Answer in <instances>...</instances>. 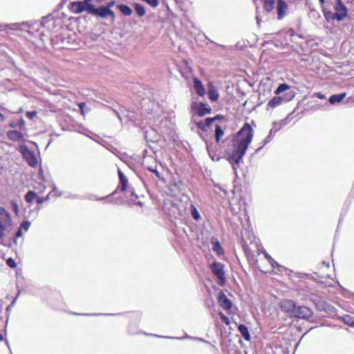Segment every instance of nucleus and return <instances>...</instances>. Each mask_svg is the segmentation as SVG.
Instances as JSON below:
<instances>
[{
  "label": "nucleus",
  "mask_w": 354,
  "mask_h": 354,
  "mask_svg": "<svg viewBox=\"0 0 354 354\" xmlns=\"http://www.w3.org/2000/svg\"><path fill=\"white\" fill-rule=\"evenodd\" d=\"M253 138V129L248 124H245L239 131L230 141L225 156L227 160L233 165L239 164L244 156L245 151Z\"/></svg>",
  "instance_id": "f257e3e1"
},
{
  "label": "nucleus",
  "mask_w": 354,
  "mask_h": 354,
  "mask_svg": "<svg viewBox=\"0 0 354 354\" xmlns=\"http://www.w3.org/2000/svg\"><path fill=\"white\" fill-rule=\"evenodd\" d=\"M333 9L335 12H332L331 11L326 12L324 10L325 17H327V15H331L332 19H336L338 21H342L348 15V8L343 3L342 0H335Z\"/></svg>",
  "instance_id": "f03ea898"
},
{
  "label": "nucleus",
  "mask_w": 354,
  "mask_h": 354,
  "mask_svg": "<svg viewBox=\"0 0 354 354\" xmlns=\"http://www.w3.org/2000/svg\"><path fill=\"white\" fill-rule=\"evenodd\" d=\"M92 0H84L82 1H74L71 3V10L75 14H80L83 12H86L89 14V10L91 9Z\"/></svg>",
  "instance_id": "7ed1b4c3"
},
{
  "label": "nucleus",
  "mask_w": 354,
  "mask_h": 354,
  "mask_svg": "<svg viewBox=\"0 0 354 354\" xmlns=\"http://www.w3.org/2000/svg\"><path fill=\"white\" fill-rule=\"evenodd\" d=\"M89 14L100 17L103 19L110 17L112 22L115 21V13L105 6H101L98 8H95L94 6L92 5L91 9L89 10Z\"/></svg>",
  "instance_id": "20e7f679"
},
{
  "label": "nucleus",
  "mask_w": 354,
  "mask_h": 354,
  "mask_svg": "<svg viewBox=\"0 0 354 354\" xmlns=\"http://www.w3.org/2000/svg\"><path fill=\"white\" fill-rule=\"evenodd\" d=\"M313 315V311L311 308L301 306H296V309L295 310L294 314L292 317L308 319L311 317Z\"/></svg>",
  "instance_id": "39448f33"
},
{
  "label": "nucleus",
  "mask_w": 354,
  "mask_h": 354,
  "mask_svg": "<svg viewBox=\"0 0 354 354\" xmlns=\"http://www.w3.org/2000/svg\"><path fill=\"white\" fill-rule=\"evenodd\" d=\"M211 269L213 274L219 280V283L223 285L225 282V272L223 271V265L220 263L215 261L211 266Z\"/></svg>",
  "instance_id": "423d86ee"
},
{
  "label": "nucleus",
  "mask_w": 354,
  "mask_h": 354,
  "mask_svg": "<svg viewBox=\"0 0 354 354\" xmlns=\"http://www.w3.org/2000/svg\"><path fill=\"white\" fill-rule=\"evenodd\" d=\"M192 108L200 117L209 114L212 111V109L210 107H206V104L202 102H193Z\"/></svg>",
  "instance_id": "0eeeda50"
},
{
  "label": "nucleus",
  "mask_w": 354,
  "mask_h": 354,
  "mask_svg": "<svg viewBox=\"0 0 354 354\" xmlns=\"http://www.w3.org/2000/svg\"><path fill=\"white\" fill-rule=\"evenodd\" d=\"M287 120H288V118H285L284 120H281L280 122H273L274 127L272 129H270V134L265 139L263 145L268 143L273 138V136L279 130H280L282 128V127L285 126L287 124Z\"/></svg>",
  "instance_id": "6e6552de"
},
{
  "label": "nucleus",
  "mask_w": 354,
  "mask_h": 354,
  "mask_svg": "<svg viewBox=\"0 0 354 354\" xmlns=\"http://www.w3.org/2000/svg\"><path fill=\"white\" fill-rule=\"evenodd\" d=\"M296 304L292 300L286 299L281 301V308L283 311L286 312L289 315L290 317H292L295 310L296 309Z\"/></svg>",
  "instance_id": "1a4fd4ad"
},
{
  "label": "nucleus",
  "mask_w": 354,
  "mask_h": 354,
  "mask_svg": "<svg viewBox=\"0 0 354 354\" xmlns=\"http://www.w3.org/2000/svg\"><path fill=\"white\" fill-rule=\"evenodd\" d=\"M287 3L283 0H277V11L278 19L281 20L287 15Z\"/></svg>",
  "instance_id": "9d476101"
},
{
  "label": "nucleus",
  "mask_w": 354,
  "mask_h": 354,
  "mask_svg": "<svg viewBox=\"0 0 354 354\" xmlns=\"http://www.w3.org/2000/svg\"><path fill=\"white\" fill-rule=\"evenodd\" d=\"M218 301L219 305L225 310H229L232 307L231 301L226 297L223 291L218 293Z\"/></svg>",
  "instance_id": "9b49d317"
},
{
  "label": "nucleus",
  "mask_w": 354,
  "mask_h": 354,
  "mask_svg": "<svg viewBox=\"0 0 354 354\" xmlns=\"http://www.w3.org/2000/svg\"><path fill=\"white\" fill-rule=\"evenodd\" d=\"M286 90H276L275 93L277 96L274 97L272 100H271L268 105L272 107H275L279 105L282 102V96L280 95L281 93H283Z\"/></svg>",
  "instance_id": "f8f14e48"
},
{
  "label": "nucleus",
  "mask_w": 354,
  "mask_h": 354,
  "mask_svg": "<svg viewBox=\"0 0 354 354\" xmlns=\"http://www.w3.org/2000/svg\"><path fill=\"white\" fill-rule=\"evenodd\" d=\"M183 76L185 77V79L192 78L194 80V88H204L202 84V82L196 77H192V74L191 73L190 69H188L185 73H182Z\"/></svg>",
  "instance_id": "ddd939ff"
},
{
  "label": "nucleus",
  "mask_w": 354,
  "mask_h": 354,
  "mask_svg": "<svg viewBox=\"0 0 354 354\" xmlns=\"http://www.w3.org/2000/svg\"><path fill=\"white\" fill-rule=\"evenodd\" d=\"M118 176L120 178V189L122 192H124L127 189L128 180L124 176V174L121 171L120 169L118 170Z\"/></svg>",
  "instance_id": "4468645a"
},
{
  "label": "nucleus",
  "mask_w": 354,
  "mask_h": 354,
  "mask_svg": "<svg viewBox=\"0 0 354 354\" xmlns=\"http://www.w3.org/2000/svg\"><path fill=\"white\" fill-rule=\"evenodd\" d=\"M25 157L30 166L34 167L37 165V158L33 153L28 151L25 154Z\"/></svg>",
  "instance_id": "2eb2a0df"
},
{
  "label": "nucleus",
  "mask_w": 354,
  "mask_h": 354,
  "mask_svg": "<svg viewBox=\"0 0 354 354\" xmlns=\"http://www.w3.org/2000/svg\"><path fill=\"white\" fill-rule=\"evenodd\" d=\"M11 218L9 213L6 211L2 216H0V224L6 227H9L11 225Z\"/></svg>",
  "instance_id": "dca6fc26"
},
{
  "label": "nucleus",
  "mask_w": 354,
  "mask_h": 354,
  "mask_svg": "<svg viewBox=\"0 0 354 354\" xmlns=\"http://www.w3.org/2000/svg\"><path fill=\"white\" fill-rule=\"evenodd\" d=\"M238 329H239V333L241 334L242 337L247 341H250V333L248 331V328L243 325V324H240L238 327Z\"/></svg>",
  "instance_id": "f3484780"
},
{
  "label": "nucleus",
  "mask_w": 354,
  "mask_h": 354,
  "mask_svg": "<svg viewBox=\"0 0 354 354\" xmlns=\"http://www.w3.org/2000/svg\"><path fill=\"white\" fill-rule=\"evenodd\" d=\"M117 8L124 15L130 16L133 13L132 9L128 6L123 4L117 5Z\"/></svg>",
  "instance_id": "a211bd4d"
},
{
  "label": "nucleus",
  "mask_w": 354,
  "mask_h": 354,
  "mask_svg": "<svg viewBox=\"0 0 354 354\" xmlns=\"http://www.w3.org/2000/svg\"><path fill=\"white\" fill-rule=\"evenodd\" d=\"M346 93L333 95L330 97L329 102L330 104H335L336 102H339L346 97Z\"/></svg>",
  "instance_id": "6ab92c4d"
},
{
  "label": "nucleus",
  "mask_w": 354,
  "mask_h": 354,
  "mask_svg": "<svg viewBox=\"0 0 354 354\" xmlns=\"http://www.w3.org/2000/svg\"><path fill=\"white\" fill-rule=\"evenodd\" d=\"M263 8L268 12H271L274 8L275 0H263Z\"/></svg>",
  "instance_id": "aec40b11"
},
{
  "label": "nucleus",
  "mask_w": 354,
  "mask_h": 354,
  "mask_svg": "<svg viewBox=\"0 0 354 354\" xmlns=\"http://www.w3.org/2000/svg\"><path fill=\"white\" fill-rule=\"evenodd\" d=\"M287 91L286 93H281L280 95L282 96L283 102H289L290 101L295 95V93L293 90H286Z\"/></svg>",
  "instance_id": "412c9836"
},
{
  "label": "nucleus",
  "mask_w": 354,
  "mask_h": 354,
  "mask_svg": "<svg viewBox=\"0 0 354 354\" xmlns=\"http://www.w3.org/2000/svg\"><path fill=\"white\" fill-rule=\"evenodd\" d=\"M212 250L217 252L218 254H221L223 252V248L216 239L212 240Z\"/></svg>",
  "instance_id": "4be33fe9"
},
{
  "label": "nucleus",
  "mask_w": 354,
  "mask_h": 354,
  "mask_svg": "<svg viewBox=\"0 0 354 354\" xmlns=\"http://www.w3.org/2000/svg\"><path fill=\"white\" fill-rule=\"evenodd\" d=\"M134 8L139 17H143L146 13L144 6L141 4L135 3Z\"/></svg>",
  "instance_id": "5701e85b"
},
{
  "label": "nucleus",
  "mask_w": 354,
  "mask_h": 354,
  "mask_svg": "<svg viewBox=\"0 0 354 354\" xmlns=\"http://www.w3.org/2000/svg\"><path fill=\"white\" fill-rule=\"evenodd\" d=\"M8 137L12 140H18L22 138V134L21 133L15 130L10 131L8 132Z\"/></svg>",
  "instance_id": "b1692460"
},
{
  "label": "nucleus",
  "mask_w": 354,
  "mask_h": 354,
  "mask_svg": "<svg viewBox=\"0 0 354 354\" xmlns=\"http://www.w3.org/2000/svg\"><path fill=\"white\" fill-rule=\"evenodd\" d=\"M208 97L212 102H216L219 97L217 90H208Z\"/></svg>",
  "instance_id": "393cba45"
},
{
  "label": "nucleus",
  "mask_w": 354,
  "mask_h": 354,
  "mask_svg": "<svg viewBox=\"0 0 354 354\" xmlns=\"http://www.w3.org/2000/svg\"><path fill=\"white\" fill-rule=\"evenodd\" d=\"M224 132L221 128V127L218 124L216 125L215 129V136H216V141L217 143L219 142L220 138L222 136H223Z\"/></svg>",
  "instance_id": "a878e982"
},
{
  "label": "nucleus",
  "mask_w": 354,
  "mask_h": 354,
  "mask_svg": "<svg viewBox=\"0 0 354 354\" xmlns=\"http://www.w3.org/2000/svg\"><path fill=\"white\" fill-rule=\"evenodd\" d=\"M36 197L37 194L35 192L29 191L25 196V200L26 202L31 203Z\"/></svg>",
  "instance_id": "bb28decb"
},
{
  "label": "nucleus",
  "mask_w": 354,
  "mask_h": 354,
  "mask_svg": "<svg viewBox=\"0 0 354 354\" xmlns=\"http://www.w3.org/2000/svg\"><path fill=\"white\" fill-rule=\"evenodd\" d=\"M7 227L3 225L0 224V242L3 240L5 236V231L6 230Z\"/></svg>",
  "instance_id": "cd10ccee"
},
{
  "label": "nucleus",
  "mask_w": 354,
  "mask_h": 354,
  "mask_svg": "<svg viewBox=\"0 0 354 354\" xmlns=\"http://www.w3.org/2000/svg\"><path fill=\"white\" fill-rule=\"evenodd\" d=\"M216 120H217V117L207 118L204 120V122L205 123L206 127H208L211 126Z\"/></svg>",
  "instance_id": "c85d7f7f"
},
{
  "label": "nucleus",
  "mask_w": 354,
  "mask_h": 354,
  "mask_svg": "<svg viewBox=\"0 0 354 354\" xmlns=\"http://www.w3.org/2000/svg\"><path fill=\"white\" fill-rule=\"evenodd\" d=\"M30 225V222L28 221H24L22 223L19 227L21 230L24 229L25 231H28Z\"/></svg>",
  "instance_id": "c756f323"
},
{
  "label": "nucleus",
  "mask_w": 354,
  "mask_h": 354,
  "mask_svg": "<svg viewBox=\"0 0 354 354\" xmlns=\"http://www.w3.org/2000/svg\"><path fill=\"white\" fill-rule=\"evenodd\" d=\"M221 320L227 325L230 324V319L229 318L225 316L224 314L220 313H219Z\"/></svg>",
  "instance_id": "7c9ffc66"
},
{
  "label": "nucleus",
  "mask_w": 354,
  "mask_h": 354,
  "mask_svg": "<svg viewBox=\"0 0 354 354\" xmlns=\"http://www.w3.org/2000/svg\"><path fill=\"white\" fill-rule=\"evenodd\" d=\"M197 127L203 131H206V125L204 121H200L197 123Z\"/></svg>",
  "instance_id": "2f4dec72"
},
{
  "label": "nucleus",
  "mask_w": 354,
  "mask_h": 354,
  "mask_svg": "<svg viewBox=\"0 0 354 354\" xmlns=\"http://www.w3.org/2000/svg\"><path fill=\"white\" fill-rule=\"evenodd\" d=\"M17 24H0V28H5L8 27L10 29H17Z\"/></svg>",
  "instance_id": "473e14b6"
},
{
  "label": "nucleus",
  "mask_w": 354,
  "mask_h": 354,
  "mask_svg": "<svg viewBox=\"0 0 354 354\" xmlns=\"http://www.w3.org/2000/svg\"><path fill=\"white\" fill-rule=\"evenodd\" d=\"M26 117L28 118L29 119H33L35 118V116L37 115V112L35 111H28L26 112Z\"/></svg>",
  "instance_id": "72a5a7b5"
},
{
  "label": "nucleus",
  "mask_w": 354,
  "mask_h": 354,
  "mask_svg": "<svg viewBox=\"0 0 354 354\" xmlns=\"http://www.w3.org/2000/svg\"><path fill=\"white\" fill-rule=\"evenodd\" d=\"M7 264L9 267L12 268H14L16 267V263L15 262V261L10 258L7 260Z\"/></svg>",
  "instance_id": "f704fd0d"
},
{
  "label": "nucleus",
  "mask_w": 354,
  "mask_h": 354,
  "mask_svg": "<svg viewBox=\"0 0 354 354\" xmlns=\"http://www.w3.org/2000/svg\"><path fill=\"white\" fill-rule=\"evenodd\" d=\"M192 216L194 219L196 220H198L199 218H200V214L198 212V211L196 210V208H194L192 212Z\"/></svg>",
  "instance_id": "c9c22d12"
},
{
  "label": "nucleus",
  "mask_w": 354,
  "mask_h": 354,
  "mask_svg": "<svg viewBox=\"0 0 354 354\" xmlns=\"http://www.w3.org/2000/svg\"><path fill=\"white\" fill-rule=\"evenodd\" d=\"M344 321L345 323L351 325V323L353 321L352 320V317H351L350 316L347 315L345 317H344Z\"/></svg>",
  "instance_id": "e433bc0d"
},
{
  "label": "nucleus",
  "mask_w": 354,
  "mask_h": 354,
  "mask_svg": "<svg viewBox=\"0 0 354 354\" xmlns=\"http://www.w3.org/2000/svg\"><path fill=\"white\" fill-rule=\"evenodd\" d=\"M269 263L271 264L272 267H274V264L277 265V262L271 257H269Z\"/></svg>",
  "instance_id": "4c0bfd02"
},
{
  "label": "nucleus",
  "mask_w": 354,
  "mask_h": 354,
  "mask_svg": "<svg viewBox=\"0 0 354 354\" xmlns=\"http://www.w3.org/2000/svg\"><path fill=\"white\" fill-rule=\"evenodd\" d=\"M198 95L203 97L206 94L205 90H196Z\"/></svg>",
  "instance_id": "58836bf2"
},
{
  "label": "nucleus",
  "mask_w": 354,
  "mask_h": 354,
  "mask_svg": "<svg viewBox=\"0 0 354 354\" xmlns=\"http://www.w3.org/2000/svg\"><path fill=\"white\" fill-rule=\"evenodd\" d=\"M22 236V232L20 228L18 229L17 232L15 234V238H19Z\"/></svg>",
  "instance_id": "ea45409f"
},
{
  "label": "nucleus",
  "mask_w": 354,
  "mask_h": 354,
  "mask_svg": "<svg viewBox=\"0 0 354 354\" xmlns=\"http://www.w3.org/2000/svg\"><path fill=\"white\" fill-rule=\"evenodd\" d=\"M277 88H289V86L286 84H281Z\"/></svg>",
  "instance_id": "a19ab883"
},
{
  "label": "nucleus",
  "mask_w": 354,
  "mask_h": 354,
  "mask_svg": "<svg viewBox=\"0 0 354 354\" xmlns=\"http://www.w3.org/2000/svg\"><path fill=\"white\" fill-rule=\"evenodd\" d=\"M149 169V171L154 173L157 177H158V178L160 177V174L156 169Z\"/></svg>",
  "instance_id": "79ce46f5"
},
{
  "label": "nucleus",
  "mask_w": 354,
  "mask_h": 354,
  "mask_svg": "<svg viewBox=\"0 0 354 354\" xmlns=\"http://www.w3.org/2000/svg\"><path fill=\"white\" fill-rule=\"evenodd\" d=\"M315 95H317L319 98L320 99H324L325 98V96L324 95L320 93H315Z\"/></svg>",
  "instance_id": "37998d69"
},
{
  "label": "nucleus",
  "mask_w": 354,
  "mask_h": 354,
  "mask_svg": "<svg viewBox=\"0 0 354 354\" xmlns=\"http://www.w3.org/2000/svg\"><path fill=\"white\" fill-rule=\"evenodd\" d=\"M44 200L45 199L44 198H38L37 202L38 204H41Z\"/></svg>",
  "instance_id": "c03bdc74"
},
{
  "label": "nucleus",
  "mask_w": 354,
  "mask_h": 354,
  "mask_svg": "<svg viewBox=\"0 0 354 354\" xmlns=\"http://www.w3.org/2000/svg\"><path fill=\"white\" fill-rule=\"evenodd\" d=\"M114 3H115L114 1H111V2L108 3V4L106 7H107L109 9H110V8L112 7L114 5Z\"/></svg>",
  "instance_id": "a18cd8bd"
},
{
  "label": "nucleus",
  "mask_w": 354,
  "mask_h": 354,
  "mask_svg": "<svg viewBox=\"0 0 354 354\" xmlns=\"http://www.w3.org/2000/svg\"><path fill=\"white\" fill-rule=\"evenodd\" d=\"M12 206L14 207L15 212L17 213L19 211L17 205L16 203H12Z\"/></svg>",
  "instance_id": "49530a36"
},
{
  "label": "nucleus",
  "mask_w": 354,
  "mask_h": 354,
  "mask_svg": "<svg viewBox=\"0 0 354 354\" xmlns=\"http://www.w3.org/2000/svg\"><path fill=\"white\" fill-rule=\"evenodd\" d=\"M84 106H86V104H85L84 102H81V103L79 104V106H80V109H81L82 111H83V108H84Z\"/></svg>",
  "instance_id": "de8ad7c7"
},
{
  "label": "nucleus",
  "mask_w": 354,
  "mask_h": 354,
  "mask_svg": "<svg viewBox=\"0 0 354 354\" xmlns=\"http://www.w3.org/2000/svg\"><path fill=\"white\" fill-rule=\"evenodd\" d=\"M6 210L3 208L0 207V216L3 214Z\"/></svg>",
  "instance_id": "09e8293b"
},
{
  "label": "nucleus",
  "mask_w": 354,
  "mask_h": 354,
  "mask_svg": "<svg viewBox=\"0 0 354 354\" xmlns=\"http://www.w3.org/2000/svg\"><path fill=\"white\" fill-rule=\"evenodd\" d=\"M269 257H270L267 252H265V257L268 261H269Z\"/></svg>",
  "instance_id": "8fccbe9b"
},
{
  "label": "nucleus",
  "mask_w": 354,
  "mask_h": 354,
  "mask_svg": "<svg viewBox=\"0 0 354 354\" xmlns=\"http://www.w3.org/2000/svg\"><path fill=\"white\" fill-rule=\"evenodd\" d=\"M322 5L325 3V0H319Z\"/></svg>",
  "instance_id": "3c124183"
},
{
  "label": "nucleus",
  "mask_w": 354,
  "mask_h": 354,
  "mask_svg": "<svg viewBox=\"0 0 354 354\" xmlns=\"http://www.w3.org/2000/svg\"><path fill=\"white\" fill-rule=\"evenodd\" d=\"M326 19L330 18V19H332V16H331V15H327V17H326Z\"/></svg>",
  "instance_id": "603ef678"
},
{
  "label": "nucleus",
  "mask_w": 354,
  "mask_h": 354,
  "mask_svg": "<svg viewBox=\"0 0 354 354\" xmlns=\"http://www.w3.org/2000/svg\"><path fill=\"white\" fill-rule=\"evenodd\" d=\"M3 339V335L0 334V342L2 341Z\"/></svg>",
  "instance_id": "864d4df0"
},
{
  "label": "nucleus",
  "mask_w": 354,
  "mask_h": 354,
  "mask_svg": "<svg viewBox=\"0 0 354 354\" xmlns=\"http://www.w3.org/2000/svg\"><path fill=\"white\" fill-rule=\"evenodd\" d=\"M351 326H354V320L351 323Z\"/></svg>",
  "instance_id": "5fc2aeb1"
},
{
  "label": "nucleus",
  "mask_w": 354,
  "mask_h": 354,
  "mask_svg": "<svg viewBox=\"0 0 354 354\" xmlns=\"http://www.w3.org/2000/svg\"><path fill=\"white\" fill-rule=\"evenodd\" d=\"M0 118H1V119H3V115L1 113H0Z\"/></svg>",
  "instance_id": "6e6d98bb"
},
{
  "label": "nucleus",
  "mask_w": 354,
  "mask_h": 354,
  "mask_svg": "<svg viewBox=\"0 0 354 354\" xmlns=\"http://www.w3.org/2000/svg\"><path fill=\"white\" fill-rule=\"evenodd\" d=\"M261 148H262V147H260V148H259V149H257L256 151H259Z\"/></svg>",
  "instance_id": "4d7b16f0"
},
{
  "label": "nucleus",
  "mask_w": 354,
  "mask_h": 354,
  "mask_svg": "<svg viewBox=\"0 0 354 354\" xmlns=\"http://www.w3.org/2000/svg\"><path fill=\"white\" fill-rule=\"evenodd\" d=\"M216 117H217V120H218V119H219L220 115H216Z\"/></svg>",
  "instance_id": "13d9d810"
}]
</instances>
